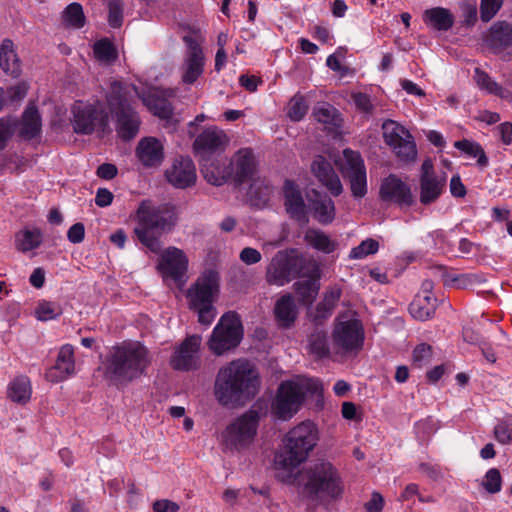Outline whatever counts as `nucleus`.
Returning a JSON list of instances; mask_svg holds the SVG:
<instances>
[{
    "label": "nucleus",
    "mask_w": 512,
    "mask_h": 512,
    "mask_svg": "<svg viewBox=\"0 0 512 512\" xmlns=\"http://www.w3.org/2000/svg\"><path fill=\"white\" fill-rule=\"evenodd\" d=\"M260 389L259 373L245 359L231 361L219 369L215 380V397L224 406H242Z\"/></svg>",
    "instance_id": "f257e3e1"
},
{
    "label": "nucleus",
    "mask_w": 512,
    "mask_h": 512,
    "mask_svg": "<svg viewBox=\"0 0 512 512\" xmlns=\"http://www.w3.org/2000/svg\"><path fill=\"white\" fill-rule=\"evenodd\" d=\"M319 440L316 425L307 420L291 428L284 437V450L275 453V477L284 483L294 479L295 469L305 462Z\"/></svg>",
    "instance_id": "f03ea898"
},
{
    "label": "nucleus",
    "mask_w": 512,
    "mask_h": 512,
    "mask_svg": "<svg viewBox=\"0 0 512 512\" xmlns=\"http://www.w3.org/2000/svg\"><path fill=\"white\" fill-rule=\"evenodd\" d=\"M136 226L133 233L138 241L153 253L162 251L161 236L171 232L178 222L174 206H156L149 200L142 201L134 213Z\"/></svg>",
    "instance_id": "7ed1b4c3"
},
{
    "label": "nucleus",
    "mask_w": 512,
    "mask_h": 512,
    "mask_svg": "<svg viewBox=\"0 0 512 512\" xmlns=\"http://www.w3.org/2000/svg\"><path fill=\"white\" fill-rule=\"evenodd\" d=\"M151 363L148 349L138 341L113 346L104 362V377L120 386L140 378Z\"/></svg>",
    "instance_id": "20e7f679"
},
{
    "label": "nucleus",
    "mask_w": 512,
    "mask_h": 512,
    "mask_svg": "<svg viewBox=\"0 0 512 512\" xmlns=\"http://www.w3.org/2000/svg\"><path fill=\"white\" fill-rule=\"evenodd\" d=\"M322 390L318 379L296 377L282 381L270 401L271 416L280 421L291 420L302 408L305 400Z\"/></svg>",
    "instance_id": "39448f33"
},
{
    "label": "nucleus",
    "mask_w": 512,
    "mask_h": 512,
    "mask_svg": "<svg viewBox=\"0 0 512 512\" xmlns=\"http://www.w3.org/2000/svg\"><path fill=\"white\" fill-rule=\"evenodd\" d=\"M299 482L303 486V496L316 503L325 499L338 500L344 492L342 477L329 461H318L306 467Z\"/></svg>",
    "instance_id": "423d86ee"
},
{
    "label": "nucleus",
    "mask_w": 512,
    "mask_h": 512,
    "mask_svg": "<svg viewBox=\"0 0 512 512\" xmlns=\"http://www.w3.org/2000/svg\"><path fill=\"white\" fill-rule=\"evenodd\" d=\"M109 109L116 118V131L120 138H134L140 126V119L134 111L133 103L139 97L137 88L131 84L114 81L107 93Z\"/></svg>",
    "instance_id": "0eeeda50"
},
{
    "label": "nucleus",
    "mask_w": 512,
    "mask_h": 512,
    "mask_svg": "<svg viewBox=\"0 0 512 512\" xmlns=\"http://www.w3.org/2000/svg\"><path fill=\"white\" fill-rule=\"evenodd\" d=\"M219 293V274L208 269L202 272L186 292L189 308L198 314V321L209 326L216 317L213 305Z\"/></svg>",
    "instance_id": "6e6552de"
},
{
    "label": "nucleus",
    "mask_w": 512,
    "mask_h": 512,
    "mask_svg": "<svg viewBox=\"0 0 512 512\" xmlns=\"http://www.w3.org/2000/svg\"><path fill=\"white\" fill-rule=\"evenodd\" d=\"M268 413L261 401L236 418L223 432V441L228 449L241 450L249 447L254 441L261 417Z\"/></svg>",
    "instance_id": "1a4fd4ad"
},
{
    "label": "nucleus",
    "mask_w": 512,
    "mask_h": 512,
    "mask_svg": "<svg viewBox=\"0 0 512 512\" xmlns=\"http://www.w3.org/2000/svg\"><path fill=\"white\" fill-rule=\"evenodd\" d=\"M302 269L303 259L295 250H281L267 266L265 279L269 285L281 287L295 279Z\"/></svg>",
    "instance_id": "9d476101"
},
{
    "label": "nucleus",
    "mask_w": 512,
    "mask_h": 512,
    "mask_svg": "<svg viewBox=\"0 0 512 512\" xmlns=\"http://www.w3.org/2000/svg\"><path fill=\"white\" fill-rule=\"evenodd\" d=\"M242 325L235 312L225 313L214 327L209 339V348L216 355L235 348L242 339Z\"/></svg>",
    "instance_id": "9b49d317"
},
{
    "label": "nucleus",
    "mask_w": 512,
    "mask_h": 512,
    "mask_svg": "<svg viewBox=\"0 0 512 512\" xmlns=\"http://www.w3.org/2000/svg\"><path fill=\"white\" fill-rule=\"evenodd\" d=\"M342 176L348 180L352 196L363 198L367 194V173L359 152L345 149L335 161Z\"/></svg>",
    "instance_id": "f8f14e48"
},
{
    "label": "nucleus",
    "mask_w": 512,
    "mask_h": 512,
    "mask_svg": "<svg viewBox=\"0 0 512 512\" xmlns=\"http://www.w3.org/2000/svg\"><path fill=\"white\" fill-rule=\"evenodd\" d=\"M382 131L385 143L401 161L411 162L415 160L417 156L416 144L405 127L396 121L387 119L382 124Z\"/></svg>",
    "instance_id": "ddd939ff"
},
{
    "label": "nucleus",
    "mask_w": 512,
    "mask_h": 512,
    "mask_svg": "<svg viewBox=\"0 0 512 512\" xmlns=\"http://www.w3.org/2000/svg\"><path fill=\"white\" fill-rule=\"evenodd\" d=\"M333 344L344 352L358 351L364 342L362 323L355 318L339 317L333 329Z\"/></svg>",
    "instance_id": "4468645a"
},
{
    "label": "nucleus",
    "mask_w": 512,
    "mask_h": 512,
    "mask_svg": "<svg viewBox=\"0 0 512 512\" xmlns=\"http://www.w3.org/2000/svg\"><path fill=\"white\" fill-rule=\"evenodd\" d=\"M73 128L78 134H90L106 125V116L98 104L77 101L72 107Z\"/></svg>",
    "instance_id": "2eb2a0df"
},
{
    "label": "nucleus",
    "mask_w": 512,
    "mask_h": 512,
    "mask_svg": "<svg viewBox=\"0 0 512 512\" xmlns=\"http://www.w3.org/2000/svg\"><path fill=\"white\" fill-rule=\"evenodd\" d=\"M187 51L180 67L181 80L185 84H194L204 72L205 57L200 44L192 37H184Z\"/></svg>",
    "instance_id": "dca6fc26"
},
{
    "label": "nucleus",
    "mask_w": 512,
    "mask_h": 512,
    "mask_svg": "<svg viewBox=\"0 0 512 512\" xmlns=\"http://www.w3.org/2000/svg\"><path fill=\"white\" fill-rule=\"evenodd\" d=\"M188 258L183 250L177 247H168L160 255L158 269L164 278L184 283L188 271Z\"/></svg>",
    "instance_id": "f3484780"
},
{
    "label": "nucleus",
    "mask_w": 512,
    "mask_h": 512,
    "mask_svg": "<svg viewBox=\"0 0 512 512\" xmlns=\"http://www.w3.org/2000/svg\"><path fill=\"white\" fill-rule=\"evenodd\" d=\"M201 337L192 335L187 337L174 351L170 364L175 370L188 371L196 369L200 363L199 349Z\"/></svg>",
    "instance_id": "a211bd4d"
},
{
    "label": "nucleus",
    "mask_w": 512,
    "mask_h": 512,
    "mask_svg": "<svg viewBox=\"0 0 512 512\" xmlns=\"http://www.w3.org/2000/svg\"><path fill=\"white\" fill-rule=\"evenodd\" d=\"M382 201L392 202L400 207H409L414 203L410 187L395 175L386 177L379 190Z\"/></svg>",
    "instance_id": "6ab92c4d"
},
{
    "label": "nucleus",
    "mask_w": 512,
    "mask_h": 512,
    "mask_svg": "<svg viewBox=\"0 0 512 512\" xmlns=\"http://www.w3.org/2000/svg\"><path fill=\"white\" fill-rule=\"evenodd\" d=\"M167 181L178 189H185L195 184L197 175L193 161L189 157H179L166 170Z\"/></svg>",
    "instance_id": "aec40b11"
},
{
    "label": "nucleus",
    "mask_w": 512,
    "mask_h": 512,
    "mask_svg": "<svg viewBox=\"0 0 512 512\" xmlns=\"http://www.w3.org/2000/svg\"><path fill=\"white\" fill-rule=\"evenodd\" d=\"M228 142L229 138L226 133L215 126H212L205 129L197 136L194 142V149L201 157V160L207 159L206 157L208 155L223 150L227 146Z\"/></svg>",
    "instance_id": "412c9836"
},
{
    "label": "nucleus",
    "mask_w": 512,
    "mask_h": 512,
    "mask_svg": "<svg viewBox=\"0 0 512 512\" xmlns=\"http://www.w3.org/2000/svg\"><path fill=\"white\" fill-rule=\"evenodd\" d=\"M255 169L256 162L252 150L243 148L232 157L228 166V174L236 182L243 183L252 178Z\"/></svg>",
    "instance_id": "4be33fe9"
},
{
    "label": "nucleus",
    "mask_w": 512,
    "mask_h": 512,
    "mask_svg": "<svg viewBox=\"0 0 512 512\" xmlns=\"http://www.w3.org/2000/svg\"><path fill=\"white\" fill-rule=\"evenodd\" d=\"M311 170L318 181L333 196H339L343 192V185L331 163L323 156H317L311 165Z\"/></svg>",
    "instance_id": "5701e85b"
},
{
    "label": "nucleus",
    "mask_w": 512,
    "mask_h": 512,
    "mask_svg": "<svg viewBox=\"0 0 512 512\" xmlns=\"http://www.w3.org/2000/svg\"><path fill=\"white\" fill-rule=\"evenodd\" d=\"M75 374L74 348L70 344L63 345L58 353L56 363L51 367L46 377L51 382H61Z\"/></svg>",
    "instance_id": "b1692460"
},
{
    "label": "nucleus",
    "mask_w": 512,
    "mask_h": 512,
    "mask_svg": "<svg viewBox=\"0 0 512 512\" xmlns=\"http://www.w3.org/2000/svg\"><path fill=\"white\" fill-rule=\"evenodd\" d=\"M136 156L145 167H158L164 160V147L155 137L141 139L136 147Z\"/></svg>",
    "instance_id": "393cba45"
},
{
    "label": "nucleus",
    "mask_w": 512,
    "mask_h": 512,
    "mask_svg": "<svg viewBox=\"0 0 512 512\" xmlns=\"http://www.w3.org/2000/svg\"><path fill=\"white\" fill-rule=\"evenodd\" d=\"M284 205L291 218L306 221V206L298 186L291 180L283 185Z\"/></svg>",
    "instance_id": "a878e982"
},
{
    "label": "nucleus",
    "mask_w": 512,
    "mask_h": 512,
    "mask_svg": "<svg viewBox=\"0 0 512 512\" xmlns=\"http://www.w3.org/2000/svg\"><path fill=\"white\" fill-rule=\"evenodd\" d=\"M484 41L494 53L502 52L512 45V25L505 21L496 22L486 33Z\"/></svg>",
    "instance_id": "bb28decb"
},
{
    "label": "nucleus",
    "mask_w": 512,
    "mask_h": 512,
    "mask_svg": "<svg viewBox=\"0 0 512 512\" xmlns=\"http://www.w3.org/2000/svg\"><path fill=\"white\" fill-rule=\"evenodd\" d=\"M298 315L294 298L290 294L281 296L275 303L274 316L277 324L282 328L291 327Z\"/></svg>",
    "instance_id": "cd10ccee"
},
{
    "label": "nucleus",
    "mask_w": 512,
    "mask_h": 512,
    "mask_svg": "<svg viewBox=\"0 0 512 512\" xmlns=\"http://www.w3.org/2000/svg\"><path fill=\"white\" fill-rule=\"evenodd\" d=\"M446 186V176L420 178V202L424 205L435 202Z\"/></svg>",
    "instance_id": "c85d7f7f"
},
{
    "label": "nucleus",
    "mask_w": 512,
    "mask_h": 512,
    "mask_svg": "<svg viewBox=\"0 0 512 512\" xmlns=\"http://www.w3.org/2000/svg\"><path fill=\"white\" fill-rule=\"evenodd\" d=\"M32 396V384L25 375L15 377L7 387V397L19 405L27 404Z\"/></svg>",
    "instance_id": "c756f323"
},
{
    "label": "nucleus",
    "mask_w": 512,
    "mask_h": 512,
    "mask_svg": "<svg viewBox=\"0 0 512 512\" xmlns=\"http://www.w3.org/2000/svg\"><path fill=\"white\" fill-rule=\"evenodd\" d=\"M424 23L432 29L438 31H447L454 24L452 13L443 7H434L424 11Z\"/></svg>",
    "instance_id": "7c9ffc66"
},
{
    "label": "nucleus",
    "mask_w": 512,
    "mask_h": 512,
    "mask_svg": "<svg viewBox=\"0 0 512 512\" xmlns=\"http://www.w3.org/2000/svg\"><path fill=\"white\" fill-rule=\"evenodd\" d=\"M0 67L6 74L12 77L20 75V60L14 50V43L10 39L3 40L0 46Z\"/></svg>",
    "instance_id": "2f4dec72"
},
{
    "label": "nucleus",
    "mask_w": 512,
    "mask_h": 512,
    "mask_svg": "<svg viewBox=\"0 0 512 512\" xmlns=\"http://www.w3.org/2000/svg\"><path fill=\"white\" fill-rule=\"evenodd\" d=\"M142 101L147 109L160 119H169L172 116L173 108L171 103L158 91L144 95Z\"/></svg>",
    "instance_id": "473e14b6"
},
{
    "label": "nucleus",
    "mask_w": 512,
    "mask_h": 512,
    "mask_svg": "<svg viewBox=\"0 0 512 512\" xmlns=\"http://www.w3.org/2000/svg\"><path fill=\"white\" fill-rule=\"evenodd\" d=\"M437 299L430 294H417L409 306V311L415 319L425 321L435 312Z\"/></svg>",
    "instance_id": "72a5a7b5"
},
{
    "label": "nucleus",
    "mask_w": 512,
    "mask_h": 512,
    "mask_svg": "<svg viewBox=\"0 0 512 512\" xmlns=\"http://www.w3.org/2000/svg\"><path fill=\"white\" fill-rule=\"evenodd\" d=\"M41 126V118L37 108L34 105H29L22 115L20 136L25 139H32L40 133Z\"/></svg>",
    "instance_id": "f704fd0d"
},
{
    "label": "nucleus",
    "mask_w": 512,
    "mask_h": 512,
    "mask_svg": "<svg viewBox=\"0 0 512 512\" xmlns=\"http://www.w3.org/2000/svg\"><path fill=\"white\" fill-rule=\"evenodd\" d=\"M43 241V234L40 229H23L15 235V247L18 251L26 253L37 249Z\"/></svg>",
    "instance_id": "c9c22d12"
},
{
    "label": "nucleus",
    "mask_w": 512,
    "mask_h": 512,
    "mask_svg": "<svg viewBox=\"0 0 512 512\" xmlns=\"http://www.w3.org/2000/svg\"><path fill=\"white\" fill-rule=\"evenodd\" d=\"M474 79L481 90L496 95L505 100L512 99V93L494 81L486 72L479 68L475 69Z\"/></svg>",
    "instance_id": "e433bc0d"
},
{
    "label": "nucleus",
    "mask_w": 512,
    "mask_h": 512,
    "mask_svg": "<svg viewBox=\"0 0 512 512\" xmlns=\"http://www.w3.org/2000/svg\"><path fill=\"white\" fill-rule=\"evenodd\" d=\"M311 209L315 219L322 224H329L335 218L334 202L328 196L317 195V198L311 201Z\"/></svg>",
    "instance_id": "4c0bfd02"
},
{
    "label": "nucleus",
    "mask_w": 512,
    "mask_h": 512,
    "mask_svg": "<svg viewBox=\"0 0 512 512\" xmlns=\"http://www.w3.org/2000/svg\"><path fill=\"white\" fill-rule=\"evenodd\" d=\"M201 171L204 178L216 186L222 185L229 177L228 167L225 164H216L209 158L201 160Z\"/></svg>",
    "instance_id": "58836bf2"
},
{
    "label": "nucleus",
    "mask_w": 512,
    "mask_h": 512,
    "mask_svg": "<svg viewBox=\"0 0 512 512\" xmlns=\"http://www.w3.org/2000/svg\"><path fill=\"white\" fill-rule=\"evenodd\" d=\"M454 147L466 154L468 157L476 158L477 165L480 168H486L488 166L489 159L479 143L472 140L463 139L456 141L454 143Z\"/></svg>",
    "instance_id": "ea45409f"
},
{
    "label": "nucleus",
    "mask_w": 512,
    "mask_h": 512,
    "mask_svg": "<svg viewBox=\"0 0 512 512\" xmlns=\"http://www.w3.org/2000/svg\"><path fill=\"white\" fill-rule=\"evenodd\" d=\"M272 190L264 180L255 179L249 187L248 196L254 206L264 207L270 200Z\"/></svg>",
    "instance_id": "a19ab883"
},
{
    "label": "nucleus",
    "mask_w": 512,
    "mask_h": 512,
    "mask_svg": "<svg viewBox=\"0 0 512 512\" xmlns=\"http://www.w3.org/2000/svg\"><path fill=\"white\" fill-rule=\"evenodd\" d=\"M314 118L323 124L338 126L340 117L335 107L326 102H321L316 105L313 110Z\"/></svg>",
    "instance_id": "79ce46f5"
},
{
    "label": "nucleus",
    "mask_w": 512,
    "mask_h": 512,
    "mask_svg": "<svg viewBox=\"0 0 512 512\" xmlns=\"http://www.w3.org/2000/svg\"><path fill=\"white\" fill-rule=\"evenodd\" d=\"M62 20L67 27L82 28L85 24L82 6L76 2L69 4L62 12Z\"/></svg>",
    "instance_id": "37998d69"
},
{
    "label": "nucleus",
    "mask_w": 512,
    "mask_h": 512,
    "mask_svg": "<svg viewBox=\"0 0 512 512\" xmlns=\"http://www.w3.org/2000/svg\"><path fill=\"white\" fill-rule=\"evenodd\" d=\"M296 294L305 304L311 303L318 294L319 282L315 278L298 281L294 284Z\"/></svg>",
    "instance_id": "c03bdc74"
},
{
    "label": "nucleus",
    "mask_w": 512,
    "mask_h": 512,
    "mask_svg": "<svg viewBox=\"0 0 512 512\" xmlns=\"http://www.w3.org/2000/svg\"><path fill=\"white\" fill-rule=\"evenodd\" d=\"M306 242L313 248L324 253H330L334 250V243L321 231L309 230L305 235Z\"/></svg>",
    "instance_id": "a18cd8bd"
},
{
    "label": "nucleus",
    "mask_w": 512,
    "mask_h": 512,
    "mask_svg": "<svg viewBox=\"0 0 512 512\" xmlns=\"http://www.w3.org/2000/svg\"><path fill=\"white\" fill-rule=\"evenodd\" d=\"M310 352L317 357H326L329 354L327 335L322 330H317L309 337Z\"/></svg>",
    "instance_id": "49530a36"
},
{
    "label": "nucleus",
    "mask_w": 512,
    "mask_h": 512,
    "mask_svg": "<svg viewBox=\"0 0 512 512\" xmlns=\"http://www.w3.org/2000/svg\"><path fill=\"white\" fill-rule=\"evenodd\" d=\"M308 112V104L305 101L304 96L296 94L292 97L288 107V117L295 122H298L304 118Z\"/></svg>",
    "instance_id": "de8ad7c7"
},
{
    "label": "nucleus",
    "mask_w": 512,
    "mask_h": 512,
    "mask_svg": "<svg viewBox=\"0 0 512 512\" xmlns=\"http://www.w3.org/2000/svg\"><path fill=\"white\" fill-rule=\"evenodd\" d=\"M95 57L104 62H111L117 58V51L113 44L107 40L102 39L94 44Z\"/></svg>",
    "instance_id": "09e8293b"
},
{
    "label": "nucleus",
    "mask_w": 512,
    "mask_h": 512,
    "mask_svg": "<svg viewBox=\"0 0 512 512\" xmlns=\"http://www.w3.org/2000/svg\"><path fill=\"white\" fill-rule=\"evenodd\" d=\"M35 314L38 320L49 321L59 317L62 309L57 303L43 301L37 306Z\"/></svg>",
    "instance_id": "8fccbe9b"
},
{
    "label": "nucleus",
    "mask_w": 512,
    "mask_h": 512,
    "mask_svg": "<svg viewBox=\"0 0 512 512\" xmlns=\"http://www.w3.org/2000/svg\"><path fill=\"white\" fill-rule=\"evenodd\" d=\"M483 488L490 494L498 493L502 487V476L497 468L489 469L482 481Z\"/></svg>",
    "instance_id": "3c124183"
},
{
    "label": "nucleus",
    "mask_w": 512,
    "mask_h": 512,
    "mask_svg": "<svg viewBox=\"0 0 512 512\" xmlns=\"http://www.w3.org/2000/svg\"><path fill=\"white\" fill-rule=\"evenodd\" d=\"M379 249V244L374 239H366L358 246L354 247L350 252V258L363 259L369 255L375 254Z\"/></svg>",
    "instance_id": "603ef678"
},
{
    "label": "nucleus",
    "mask_w": 512,
    "mask_h": 512,
    "mask_svg": "<svg viewBox=\"0 0 512 512\" xmlns=\"http://www.w3.org/2000/svg\"><path fill=\"white\" fill-rule=\"evenodd\" d=\"M18 121L13 118L0 119V150H3L17 127Z\"/></svg>",
    "instance_id": "864d4df0"
},
{
    "label": "nucleus",
    "mask_w": 512,
    "mask_h": 512,
    "mask_svg": "<svg viewBox=\"0 0 512 512\" xmlns=\"http://www.w3.org/2000/svg\"><path fill=\"white\" fill-rule=\"evenodd\" d=\"M504 0H481L480 17L484 22L490 21L500 10Z\"/></svg>",
    "instance_id": "5fc2aeb1"
},
{
    "label": "nucleus",
    "mask_w": 512,
    "mask_h": 512,
    "mask_svg": "<svg viewBox=\"0 0 512 512\" xmlns=\"http://www.w3.org/2000/svg\"><path fill=\"white\" fill-rule=\"evenodd\" d=\"M432 357V347L426 343L417 345L413 351V364L422 367L428 364Z\"/></svg>",
    "instance_id": "6e6d98bb"
},
{
    "label": "nucleus",
    "mask_w": 512,
    "mask_h": 512,
    "mask_svg": "<svg viewBox=\"0 0 512 512\" xmlns=\"http://www.w3.org/2000/svg\"><path fill=\"white\" fill-rule=\"evenodd\" d=\"M108 21L110 26L114 28H118L122 24L123 20V7L122 3L119 0H111L108 3Z\"/></svg>",
    "instance_id": "4d7b16f0"
},
{
    "label": "nucleus",
    "mask_w": 512,
    "mask_h": 512,
    "mask_svg": "<svg viewBox=\"0 0 512 512\" xmlns=\"http://www.w3.org/2000/svg\"><path fill=\"white\" fill-rule=\"evenodd\" d=\"M494 437L501 444H509L512 442V430L506 423H498L494 427Z\"/></svg>",
    "instance_id": "13d9d810"
},
{
    "label": "nucleus",
    "mask_w": 512,
    "mask_h": 512,
    "mask_svg": "<svg viewBox=\"0 0 512 512\" xmlns=\"http://www.w3.org/2000/svg\"><path fill=\"white\" fill-rule=\"evenodd\" d=\"M240 260L246 265H253L261 261V253L252 247H245L239 254Z\"/></svg>",
    "instance_id": "bf43d9fd"
},
{
    "label": "nucleus",
    "mask_w": 512,
    "mask_h": 512,
    "mask_svg": "<svg viewBox=\"0 0 512 512\" xmlns=\"http://www.w3.org/2000/svg\"><path fill=\"white\" fill-rule=\"evenodd\" d=\"M85 237V228L82 223L73 224L68 232L67 238L71 243L78 244L84 240Z\"/></svg>",
    "instance_id": "052dcab7"
},
{
    "label": "nucleus",
    "mask_w": 512,
    "mask_h": 512,
    "mask_svg": "<svg viewBox=\"0 0 512 512\" xmlns=\"http://www.w3.org/2000/svg\"><path fill=\"white\" fill-rule=\"evenodd\" d=\"M179 509L176 502L168 499L157 500L153 503V512H178Z\"/></svg>",
    "instance_id": "680f3d73"
},
{
    "label": "nucleus",
    "mask_w": 512,
    "mask_h": 512,
    "mask_svg": "<svg viewBox=\"0 0 512 512\" xmlns=\"http://www.w3.org/2000/svg\"><path fill=\"white\" fill-rule=\"evenodd\" d=\"M384 507V498L378 492H373L371 499L365 504L367 512H382Z\"/></svg>",
    "instance_id": "e2e57ef3"
},
{
    "label": "nucleus",
    "mask_w": 512,
    "mask_h": 512,
    "mask_svg": "<svg viewBox=\"0 0 512 512\" xmlns=\"http://www.w3.org/2000/svg\"><path fill=\"white\" fill-rule=\"evenodd\" d=\"M353 102L356 107L363 112H370L372 110V103L370 97L364 93H355L352 96Z\"/></svg>",
    "instance_id": "0e129e2a"
},
{
    "label": "nucleus",
    "mask_w": 512,
    "mask_h": 512,
    "mask_svg": "<svg viewBox=\"0 0 512 512\" xmlns=\"http://www.w3.org/2000/svg\"><path fill=\"white\" fill-rule=\"evenodd\" d=\"M341 297V290L339 288H331L325 293L323 298V305L328 307V310H334L337 302Z\"/></svg>",
    "instance_id": "69168bd1"
},
{
    "label": "nucleus",
    "mask_w": 512,
    "mask_h": 512,
    "mask_svg": "<svg viewBox=\"0 0 512 512\" xmlns=\"http://www.w3.org/2000/svg\"><path fill=\"white\" fill-rule=\"evenodd\" d=\"M113 194L105 188H99L95 196V203L99 207H107L113 201Z\"/></svg>",
    "instance_id": "338daca9"
},
{
    "label": "nucleus",
    "mask_w": 512,
    "mask_h": 512,
    "mask_svg": "<svg viewBox=\"0 0 512 512\" xmlns=\"http://www.w3.org/2000/svg\"><path fill=\"white\" fill-rule=\"evenodd\" d=\"M497 130L502 143L510 145L512 143V124L510 122H503L497 127Z\"/></svg>",
    "instance_id": "774afa93"
}]
</instances>
